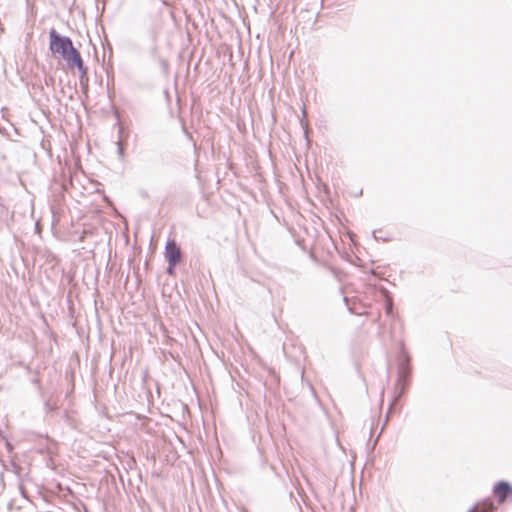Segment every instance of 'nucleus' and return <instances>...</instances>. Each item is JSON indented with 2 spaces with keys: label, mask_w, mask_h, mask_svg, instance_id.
I'll return each instance as SVG.
<instances>
[{
  "label": "nucleus",
  "mask_w": 512,
  "mask_h": 512,
  "mask_svg": "<svg viewBox=\"0 0 512 512\" xmlns=\"http://www.w3.org/2000/svg\"><path fill=\"white\" fill-rule=\"evenodd\" d=\"M175 266H176V265H172L171 263H169V266H168V268H167V272H168L169 274H173V273H174Z\"/></svg>",
  "instance_id": "5"
},
{
  "label": "nucleus",
  "mask_w": 512,
  "mask_h": 512,
  "mask_svg": "<svg viewBox=\"0 0 512 512\" xmlns=\"http://www.w3.org/2000/svg\"><path fill=\"white\" fill-rule=\"evenodd\" d=\"M495 507L490 500L477 503L469 512H494Z\"/></svg>",
  "instance_id": "4"
},
{
  "label": "nucleus",
  "mask_w": 512,
  "mask_h": 512,
  "mask_svg": "<svg viewBox=\"0 0 512 512\" xmlns=\"http://www.w3.org/2000/svg\"><path fill=\"white\" fill-rule=\"evenodd\" d=\"M390 309H391V302L388 301V310H390Z\"/></svg>",
  "instance_id": "6"
},
{
  "label": "nucleus",
  "mask_w": 512,
  "mask_h": 512,
  "mask_svg": "<svg viewBox=\"0 0 512 512\" xmlns=\"http://www.w3.org/2000/svg\"><path fill=\"white\" fill-rule=\"evenodd\" d=\"M493 493L499 503H504L508 498H512V486L508 482L501 481L495 485Z\"/></svg>",
  "instance_id": "3"
},
{
  "label": "nucleus",
  "mask_w": 512,
  "mask_h": 512,
  "mask_svg": "<svg viewBox=\"0 0 512 512\" xmlns=\"http://www.w3.org/2000/svg\"><path fill=\"white\" fill-rule=\"evenodd\" d=\"M49 49L53 54L60 55L70 69L77 68L83 75L86 74V67L80 52L73 46L70 38L60 36L55 29L49 33Z\"/></svg>",
  "instance_id": "1"
},
{
  "label": "nucleus",
  "mask_w": 512,
  "mask_h": 512,
  "mask_svg": "<svg viewBox=\"0 0 512 512\" xmlns=\"http://www.w3.org/2000/svg\"><path fill=\"white\" fill-rule=\"evenodd\" d=\"M165 257L168 263L177 265L181 260V251L175 240H169L165 246Z\"/></svg>",
  "instance_id": "2"
}]
</instances>
